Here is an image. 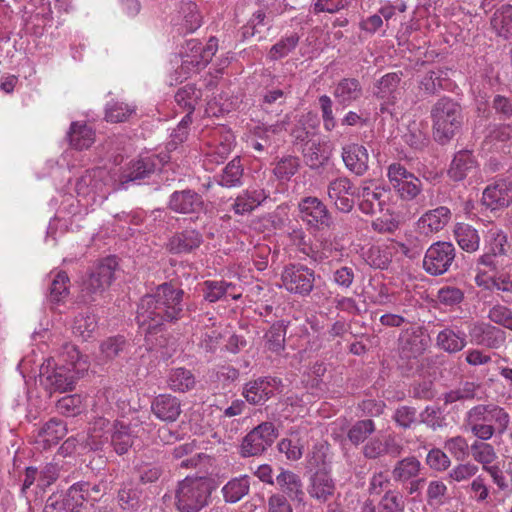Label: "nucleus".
<instances>
[{
    "instance_id": "obj_47",
    "label": "nucleus",
    "mask_w": 512,
    "mask_h": 512,
    "mask_svg": "<svg viewBox=\"0 0 512 512\" xmlns=\"http://www.w3.org/2000/svg\"><path fill=\"white\" fill-rule=\"evenodd\" d=\"M56 363L64 364L80 375L88 369L87 361L80 354L78 348L70 343L63 345Z\"/></svg>"
},
{
    "instance_id": "obj_13",
    "label": "nucleus",
    "mask_w": 512,
    "mask_h": 512,
    "mask_svg": "<svg viewBox=\"0 0 512 512\" xmlns=\"http://www.w3.org/2000/svg\"><path fill=\"white\" fill-rule=\"evenodd\" d=\"M389 192L390 187L373 186L372 181L364 182L357 189L358 209L369 216L382 213L387 206Z\"/></svg>"
},
{
    "instance_id": "obj_20",
    "label": "nucleus",
    "mask_w": 512,
    "mask_h": 512,
    "mask_svg": "<svg viewBox=\"0 0 512 512\" xmlns=\"http://www.w3.org/2000/svg\"><path fill=\"white\" fill-rule=\"evenodd\" d=\"M482 204L490 210H499L512 203V181L497 179L489 184L482 193Z\"/></svg>"
},
{
    "instance_id": "obj_9",
    "label": "nucleus",
    "mask_w": 512,
    "mask_h": 512,
    "mask_svg": "<svg viewBox=\"0 0 512 512\" xmlns=\"http://www.w3.org/2000/svg\"><path fill=\"white\" fill-rule=\"evenodd\" d=\"M278 437L273 422L265 421L254 427L242 439L239 454L243 458L263 455Z\"/></svg>"
},
{
    "instance_id": "obj_45",
    "label": "nucleus",
    "mask_w": 512,
    "mask_h": 512,
    "mask_svg": "<svg viewBox=\"0 0 512 512\" xmlns=\"http://www.w3.org/2000/svg\"><path fill=\"white\" fill-rule=\"evenodd\" d=\"M480 388L481 385L474 381H462L456 388L443 394L444 404L473 400L477 397Z\"/></svg>"
},
{
    "instance_id": "obj_21",
    "label": "nucleus",
    "mask_w": 512,
    "mask_h": 512,
    "mask_svg": "<svg viewBox=\"0 0 512 512\" xmlns=\"http://www.w3.org/2000/svg\"><path fill=\"white\" fill-rule=\"evenodd\" d=\"M398 342L400 356L405 359H415L428 348L429 337L421 328H414L403 331Z\"/></svg>"
},
{
    "instance_id": "obj_29",
    "label": "nucleus",
    "mask_w": 512,
    "mask_h": 512,
    "mask_svg": "<svg viewBox=\"0 0 512 512\" xmlns=\"http://www.w3.org/2000/svg\"><path fill=\"white\" fill-rule=\"evenodd\" d=\"M332 94L336 102L345 108L362 98L363 87L359 79L344 77L335 84Z\"/></svg>"
},
{
    "instance_id": "obj_36",
    "label": "nucleus",
    "mask_w": 512,
    "mask_h": 512,
    "mask_svg": "<svg viewBox=\"0 0 512 512\" xmlns=\"http://www.w3.org/2000/svg\"><path fill=\"white\" fill-rule=\"evenodd\" d=\"M233 140L231 134L215 140L204 156V166L207 170H212L214 166L224 163L232 151Z\"/></svg>"
},
{
    "instance_id": "obj_10",
    "label": "nucleus",
    "mask_w": 512,
    "mask_h": 512,
    "mask_svg": "<svg viewBox=\"0 0 512 512\" xmlns=\"http://www.w3.org/2000/svg\"><path fill=\"white\" fill-rule=\"evenodd\" d=\"M387 178L395 193L403 201L415 200L423 190L422 181L399 162L388 166Z\"/></svg>"
},
{
    "instance_id": "obj_11",
    "label": "nucleus",
    "mask_w": 512,
    "mask_h": 512,
    "mask_svg": "<svg viewBox=\"0 0 512 512\" xmlns=\"http://www.w3.org/2000/svg\"><path fill=\"white\" fill-rule=\"evenodd\" d=\"M455 257L456 249L451 242L437 241L426 250L423 269L431 276H441L455 264Z\"/></svg>"
},
{
    "instance_id": "obj_31",
    "label": "nucleus",
    "mask_w": 512,
    "mask_h": 512,
    "mask_svg": "<svg viewBox=\"0 0 512 512\" xmlns=\"http://www.w3.org/2000/svg\"><path fill=\"white\" fill-rule=\"evenodd\" d=\"M335 490V482L326 471H316L309 479L308 493L311 498L320 503L327 502L334 495Z\"/></svg>"
},
{
    "instance_id": "obj_60",
    "label": "nucleus",
    "mask_w": 512,
    "mask_h": 512,
    "mask_svg": "<svg viewBox=\"0 0 512 512\" xmlns=\"http://www.w3.org/2000/svg\"><path fill=\"white\" fill-rule=\"evenodd\" d=\"M117 501L122 510L135 512L140 507V496L137 489L123 486L117 494Z\"/></svg>"
},
{
    "instance_id": "obj_26",
    "label": "nucleus",
    "mask_w": 512,
    "mask_h": 512,
    "mask_svg": "<svg viewBox=\"0 0 512 512\" xmlns=\"http://www.w3.org/2000/svg\"><path fill=\"white\" fill-rule=\"evenodd\" d=\"M345 167L356 176H363L369 169V154L363 145L350 143L342 147Z\"/></svg>"
},
{
    "instance_id": "obj_8",
    "label": "nucleus",
    "mask_w": 512,
    "mask_h": 512,
    "mask_svg": "<svg viewBox=\"0 0 512 512\" xmlns=\"http://www.w3.org/2000/svg\"><path fill=\"white\" fill-rule=\"evenodd\" d=\"M320 275L315 270L301 263L286 265L281 273V282L287 292L300 297H308L315 288Z\"/></svg>"
},
{
    "instance_id": "obj_17",
    "label": "nucleus",
    "mask_w": 512,
    "mask_h": 512,
    "mask_svg": "<svg viewBox=\"0 0 512 512\" xmlns=\"http://www.w3.org/2000/svg\"><path fill=\"white\" fill-rule=\"evenodd\" d=\"M160 163L161 160L156 155L132 160L119 177V188L127 189L129 183L148 178L156 170L160 169Z\"/></svg>"
},
{
    "instance_id": "obj_6",
    "label": "nucleus",
    "mask_w": 512,
    "mask_h": 512,
    "mask_svg": "<svg viewBox=\"0 0 512 512\" xmlns=\"http://www.w3.org/2000/svg\"><path fill=\"white\" fill-rule=\"evenodd\" d=\"M218 50V40L210 37L203 46L198 39H189L180 51L181 65L176 70L178 78L187 79L202 71L212 60Z\"/></svg>"
},
{
    "instance_id": "obj_3",
    "label": "nucleus",
    "mask_w": 512,
    "mask_h": 512,
    "mask_svg": "<svg viewBox=\"0 0 512 512\" xmlns=\"http://www.w3.org/2000/svg\"><path fill=\"white\" fill-rule=\"evenodd\" d=\"M430 119L433 139L440 145H447L462 130V105L452 97L442 96L431 106Z\"/></svg>"
},
{
    "instance_id": "obj_50",
    "label": "nucleus",
    "mask_w": 512,
    "mask_h": 512,
    "mask_svg": "<svg viewBox=\"0 0 512 512\" xmlns=\"http://www.w3.org/2000/svg\"><path fill=\"white\" fill-rule=\"evenodd\" d=\"M202 98V91L194 84H187L179 88L175 94V102L183 111L194 112L196 105Z\"/></svg>"
},
{
    "instance_id": "obj_35",
    "label": "nucleus",
    "mask_w": 512,
    "mask_h": 512,
    "mask_svg": "<svg viewBox=\"0 0 512 512\" xmlns=\"http://www.w3.org/2000/svg\"><path fill=\"white\" fill-rule=\"evenodd\" d=\"M50 283L48 286L47 300L52 304L63 303L69 295L70 279L63 270L51 271L48 275Z\"/></svg>"
},
{
    "instance_id": "obj_4",
    "label": "nucleus",
    "mask_w": 512,
    "mask_h": 512,
    "mask_svg": "<svg viewBox=\"0 0 512 512\" xmlns=\"http://www.w3.org/2000/svg\"><path fill=\"white\" fill-rule=\"evenodd\" d=\"M217 485L209 477H186L175 490L174 506L178 512H200L212 503Z\"/></svg>"
},
{
    "instance_id": "obj_12",
    "label": "nucleus",
    "mask_w": 512,
    "mask_h": 512,
    "mask_svg": "<svg viewBox=\"0 0 512 512\" xmlns=\"http://www.w3.org/2000/svg\"><path fill=\"white\" fill-rule=\"evenodd\" d=\"M300 219L316 231L329 229L333 225V216L322 200L307 196L298 202Z\"/></svg>"
},
{
    "instance_id": "obj_33",
    "label": "nucleus",
    "mask_w": 512,
    "mask_h": 512,
    "mask_svg": "<svg viewBox=\"0 0 512 512\" xmlns=\"http://www.w3.org/2000/svg\"><path fill=\"white\" fill-rule=\"evenodd\" d=\"M436 345L449 354L458 353L466 347L467 335L456 325L445 327L437 334Z\"/></svg>"
},
{
    "instance_id": "obj_46",
    "label": "nucleus",
    "mask_w": 512,
    "mask_h": 512,
    "mask_svg": "<svg viewBox=\"0 0 512 512\" xmlns=\"http://www.w3.org/2000/svg\"><path fill=\"white\" fill-rule=\"evenodd\" d=\"M243 165L240 157L232 159L222 170V173L215 177L216 182L226 188L239 187L242 185Z\"/></svg>"
},
{
    "instance_id": "obj_25",
    "label": "nucleus",
    "mask_w": 512,
    "mask_h": 512,
    "mask_svg": "<svg viewBox=\"0 0 512 512\" xmlns=\"http://www.w3.org/2000/svg\"><path fill=\"white\" fill-rule=\"evenodd\" d=\"M108 432L109 436H106L105 440L109 441L111 447L118 455L126 454L136 438L131 425L122 420H114Z\"/></svg>"
},
{
    "instance_id": "obj_7",
    "label": "nucleus",
    "mask_w": 512,
    "mask_h": 512,
    "mask_svg": "<svg viewBox=\"0 0 512 512\" xmlns=\"http://www.w3.org/2000/svg\"><path fill=\"white\" fill-rule=\"evenodd\" d=\"M80 377L76 371L64 364L56 363L54 359H47L40 366V384L50 393L72 390Z\"/></svg>"
},
{
    "instance_id": "obj_40",
    "label": "nucleus",
    "mask_w": 512,
    "mask_h": 512,
    "mask_svg": "<svg viewBox=\"0 0 512 512\" xmlns=\"http://www.w3.org/2000/svg\"><path fill=\"white\" fill-rule=\"evenodd\" d=\"M422 468L421 462L415 456H408L396 462L392 477L395 482L406 483L415 479Z\"/></svg>"
},
{
    "instance_id": "obj_41",
    "label": "nucleus",
    "mask_w": 512,
    "mask_h": 512,
    "mask_svg": "<svg viewBox=\"0 0 512 512\" xmlns=\"http://www.w3.org/2000/svg\"><path fill=\"white\" fill-rule=\"evenodd\" d=\"M167 385L175 392L185 393L194 389L196 378L189 369L184 367L173 368L167 375Z\"/></svg>"
},
{
    "instance_id": "obj_2",
    "label": "nucleus",
    "mask_w": 512,
    "mask_h": 512,
    "mask_svg": "<svg viewBox=\"0 0 512 512\" xmlns=\"http://www.w3.org/2000/svg\"><path fill=\"white\" fill-rule=\"evenodd\" d=\"M511 417L505 408L497 404H478L465 415L466 427L478 440L488 441L494 435L502 436L510 425Z\"/></svg>"
},
{
    "instance_id": "obj_59",
    "label": "nucleus",
    "mask_w": 512,
    "mask_h": 512,
    "mask_svg": "<svg viewBox=\"0 0 512 512\" xmlns=\"http://www.w3.org/2000/svg\"><path fill=\"white\" fill-rule=\"evenodd\" d=\"M418 416L415 407L402 405L395 409L392 419L398 427L407 430L418 424Z\"/></svg>"
},
{
    "instance_id": "obj_32",
    "label": "nucleus",
    "mask_w": 512,
    "mask_h": 512,
    "mask_svg": "<svg viewBox=\"0 0 512 512\" xmlns=\"http://www.w3.org/2000/svg\"><path fill=\"white\" fill-rule=\"evenodd\" d=\"M451 210L446 206H439L426 211L417 221V227L421 233L430 234L442 230L450 221Z\"/></svg>"
},
{
    "instance_id": "obj_24",
    "label": "nucleus",
    "mask_w": 512,
    "mask_h": 512,
    "mask_svg": "<svg viewBox=\"0 0 512 512\" xmlns=\"http://www.w3.org/2000/svg\"><path fill=\"white\" fill-rule=\"evenodd\" d=\"M403 449V445L394 437L389 436L384 440L374 437L363 445L362 454L368 460H376L384 455L396 458L402 454Z\"/></svg>"
},
{
    "instance_id": "obj_62",
    "label": "nucleus",
    "mask_w": 512,
    "mask_h": 512,
    "mask_svg": "<svg viewBox=\"0 0 512 512\" xmlns=\"http://www.w3.org/2000/svg\"><path fill=\"white\" fill-rule=\"evenodd\" d=\"M471 451L474 460L482 464L483 467L493 463L497 458L494 447L482 440L475 441L471 445Z\"/></svg>"
},
{
    "instance_id": "obj_53",
    "label": "nucleus",
    "mask_w": 512,
    "mask_h": 512,
    "mask_svg": "<svg viewBox=\"0 0 512 512\" xmlns=\"http://www.w3.org/2000/svg\"><path fill=\"white\" fill-rule=\"evenodd\" d=\"M289 238L299 250L315 262H322L328 256L324 252L314 250L307 241V235L302 228H295L289 232Z\"/></svg>"
},
{
    "instance_id": "obj_28",
    "label": "nucleus",
    "mask_w": 512,
    "mask_h": 512,
    "mask_svg": "<svg viewBox=\"0 0 512 512\" xmlns=\"http://www.w3.org/2000/svg\"><path fill=\"white\" fill-rule=\"evenodd\" d=\"M203 241V235L198 230L184 229L169 239L167 248L173 254H188L198 249Z\"/></svg>"
},
{
    "instance_id": "obj_19",
    "label": "nucleus",
    "mask_w": 512,
    "mask_h": 512,
    "mask_svg": "<svg viewBox=\"0 0 512 512\" xmlns=\"http://www.w3.org/2000/svg\"><path fill=\"white\" fill-rule=\"evenodd\" d=\"M281 384L276 377H259L245 384L242 395L252 405H263L280 389Z\"/></svg>"
},
{
    "instance_id": "obj_44",
    "label": "nucleus",
    "mask_w": 512,
    "mask_h": 512,
    "mask_svg": "<svg viewBox=\"0 0 512 512\" xmlns=\"http://www.w3.org/2000/svg\"><path fill=\"white\" fill-rule=\"evenodd\" d=\"M454 237L460 246L466 252H475L480 245V236L478 231L466 223H457L454 228Z\"/></svg>"
},
{
    "instance_id": "obj_5",
    "label": "nucleus",
    "mask_w": 512,
    "mask_h": 512,
    "mask_svg": "<svg viewBox=\"0 0 512 512\" xmlns=\"http://www.w3.org/2000/svg\"><path fill=\"white\" fill-rule=\"evenodd\" d=\"M118 262L115 256H108L93 266L80 284L79 298L83 303L89 304L97 301L110 287L114 280Z\"/></svg>"
},
{
    "instance_id": "obj_16",
    "label": "nucleus",
    "mask_w": 512,
    "mask_h": 512,
    "mask_svg": "<svg viewBox=\"0 0 512 512\" xmlns=\"http://www.w3.org/2000/svg\"><path fill=\"white\" fill-rule=\"evenodd\" d=\"M106 178L107 173L102 168L86 170L84 174L76 180L75 191L78 196L84 198L91 197L93 201H95L97 196L103 199L108 194L105 182Z\"/></svg>"
},
{
    "instance_id": "obj_48",
    "label": "nucleus",
    "mask_w": 512,
    "mask_h": 512,
    "mask_svg": "<svg viewBox=\"0 0 512 512\" xmlns=\"http://www.w3.org/2000/svg\"><path fill=\"white\" fill-rule=\"evenodd\" d=\"M299 41L300 36L296 32L282 36L274 45L271 46L268 51L267 58L270 61H278L285 58L296 49Z\"/></svg>"
},
{
    "instance_id": "obj_38",
    "label": "nucleus",
    "mask_w": 512,
    "mask_h": 512,
    "mask_svg": "<svg viewBox=\"0 0 512 512\" xmlns=\"http://www.w3.org/2000/svg\"><path fill=\"white\" fill-rule=\"evenodd\" d=\"M267 198L263 189H247L237 196L232 206L235 214L244 215L252 212Z\"/></svg>"
},
{
    "instance_id": "obj_49",
    "label": "nucleus",
    "mask_w": 512,
    "mask_h": 512,
    "mask_svg": "<svg viewBox=\"0 0 512 512\" xmlns=\"http://www.w3.org/2000/svg\"><path fill=\"white\" fill-rule=\"evenodd\" d=\"M137 107L123 101L111 100L106 104L105 119L111 123L127 121L136 113Z\"/></svg>"
},
{
    "instance_id": "obj_30",
    "label": "nucleus",
    "mask_w": 512,
    "mask_h": 512,
    "mask_svg": "<svg viewBox=\"0 0 512 512\" xmlns=\"http://www.w3.org/2000/svg\"><path fill=\"white\" fill-rule=\"evenodd\" d=\"M449 87V78L447 73L438 68L430 70L420 76L418 80V96L426 98L438 94L442 90H447Z\"/></svg>"
},
{
    "instance_id": "obj_27",
    "label": "nucleus",
    "mask_w": 512,
    "mask_h": 512,
    "mask_svg": "<svg viewBox=\"0 0 512 512\" xmlns=\"http://www.w3.org/2000/svg\"><path fill=\"white\" fill-rule=\"evenodd\" d=\"M151 411L157 419L172 423L179 418L182 404L176 396L167 393L159 394L151 402Z\"/></svg>"
},
{
    "instance_id": "obj_63",
    "label": "nucleus",
    "mask_w": 512,
    "mask_h": 512,
    "mask_svg": "<svg viewBox=\"0 0 512 512\" xmlns=\"http://www.w3.org/2000/svg\"><path fill=\"white\" fill-rule=\"evenodd\" d=\"M203 285L204 299L210 303L221 300L228 292V289L233 287L232 283L216 280H207Z\"/></svg>"
},
{
    "instance_id": "obj_56",
    "label": "nucleus",
    "mask_w": 512,
    "mask_h": 512,
    "mask_svg": "<svg viewBox=\"0 0 512 512\" xmlns=\"http://www.w3.org/2000/svg\"><path fill=\"white\" fill-rule=\"evenodd\" d=\"M179 13L183 16V27L186 32L192 33L201 26V16L198 12L197 5L194 2H183Z\"/></svg>"
},
{
    "instance_id": "obj_18",
    "label": "nucleus",
    "mask_w": 512,
    "mask_h": 512,
    "mask_svg": "<svg viewBox=\"0 0 512 512\" xmlns=\"http://www.w3.org/2000/svg\"><path fill=\"white\" fill-rule=\"evenodd\" d=\"M471 343L489 349H499L505 344L506 333L486 322H474L469 326Z\"/></svg>"
},
{
    "instance_id": "obj_57",
    "label": "nucleus",
    "mask_w": 512,
    "mask_h": 512,
    "mask_svg": "<svg viewBox=\"0 0 512 512\" xmlns=\"http://www.w3.org/2000/svg\"><path fill=\"white\" fill-rule=\"evenodd\" d=\"M405 500L396 490H388L378 503V512H404Z\"/></svg>"
},
{
    "instance_id": "obj_15",
    "label": "nucleus",
    "mask_w": 512,
    "mask_h": 512,
    "mask_svg": "<svg viewBox=\"0 0 512 512\" xmlns=\"http://www.w3.org/2000/svg\"><path fill=\"white\" fill-rule=\"evenodd\" d=\"M167 208L182 215L199 214L206 208L203 196L193 189L176 190L169 196Z\"/></svg>"
},
{
    "instance_id": "obj_52",
    "label": "nucleus",
    "mask_w": 512,
    "mask_h": 512,
    "mask_svg": "<svg viewBox=\"0 0 512 512\" xmlns=\"http://www.w3.org/2000/svg\"><path fill=\"white\" fill-rule=\"evenodd\" d=\"M299 157L287 155L280 158L273 168V174L279 181H289L300 169Z\"/></svg>"
},
{
    "instance_id": "obj_39",
    "label": "nucleus",
    "mask_w": 512,
    "mask_h": 512,
    "mask_svg": "<svg viewBox=\"0 0 512 512\" xmlns=\"http://www.w3.org/2000/svg\"><path fill=\"white\" fill-rule=\"evenodd\" d=\"M67 434L66 424L57 418H51L37 433L38 441L43 442L44 447L56 445Z\"/></svg>"
},
{
    "instance_id": "obj_64",
    "label": "nucleus",
    "mask_w": 512,
    "mask_h": 512,
    "mask_svg": "<svg viewBox=\"0 0 512 512\" xmlns=\"http://www.w3.org/2000/svg\"><path fill=\"white\" fill-rule=\"evenodd\" d=\"M163 472V465L156 462H142L137 466L139 481L142 484H150L158 481Z\"/></svg>"
},
{
    "instance_id": "obj_37",
    "label": "nucleus",
    "mask_w": 512,
    "mask_h": 512,
    "mask_svg": "<svg viewBox=\"0 0 512 512\" xmlns=\"http://www.w3.org/2000/svg\"><path fill=\"white\" fill-rule=\"evenodd\" d=\"M67 139L72 148L83 150L89 148L95 141V132L86 123L72 122L67 133Z\"/></svg>"
},
{
    "instance_id": "obj_43",
    "label": "nucleus",
    "mask_w": 512,
    "mask_h": 512,
    "mask_svg": "<svg viewBox=\"0 0 512 512\" xmlns=\"http://www.w3.org/2000/svg\"><path fill=\"white\" fill-rule=\"evenodd\" d=\"M490 24L497 36L509 39L512 36V5L505 4L498 8L494 12Z\"/></svg>"
},
{
    "instance_id": "obj_61",
    "label": "nucleus",
    "mask_w": 512,
    "mask_h": 512,
    "mask_svg": "<svg viewBox=\"0 0 512 512\" xmlns=\"http://www.w3.org/2000/svg\"><path fill=\"white\" fill-rule=\"evenodd\" d=\"M447 486L441 480H433L428 483L426 491L427 505L432 508H438L444 504L447 494Z\"/></svg>"
},
{
    "instance_id": "obj_58",
    "label": "nucleus",
    "mask_w": 512,
    "mask_h": 512,
    "mask_svg": "<svg viewBox=\"0 0 512 512\" xmlns=\"http://www.w3.org/2000/svg\"><path fill=\"white\" fill-rule=\"evenodd\" d=\"M327 193L331 201L337 197L344 195H351L356 197L357 190L355 189L352 181L348 177H338L329 182Z\"/></svg>"
},
{
    "instance_id": "obj_22",
    "label": "nucleus",
    "mask_w": 512,
    "mask_h": 512,
    "mask_svg": "<svg viewBox=\"0 0 512 512\" xmlns=\"http://www.w3.org/2000/svg\"><path fill=\"white\" fill-rule=\"evenodd\" d=\"M478 162L469 150H460L454 154L447 170L448 178L453 182H461L477 174Z\"/></svg>"
},
{
    "instance_id": "obj_54",
    "label": "nucleus",
    "mask_w": 512,
    "mask_h": 512,
    "mask_svg": "<svg viewBox=\"0 0 512 512\" xmlns=\"http://www.w3.org/2000/svg\"><path fill=\"white\" fill-rule=\"evenodd\" d=\"M375 430L376 426L372 419L358 420L348 430L347 438L352 444L358 446L364 443Z\"/></svg>"
},
{
    "instance_id": "obj_23",
    "label": "nucleus",
    "mask_w": 512,
    "mask_h": 512,
    "mask_svg": "<svg viewBox=\"0 0 512 512\" xmlns=\"http://www.w3.org/2000/svg\"><path fill=\"white\" fill-rule=\"evenodd\" d=\"M275 481L279 489L278 493L285 495L292 503L298 505L304 503L305 491L300 475L291 470L281 468Z\"/></svg>"
},
{
    "instance_id": "obj_51",
    "label": "nucleus",
    "mask_w": 512,
    "mask_h": 512,
    "mask_svg": "<svg viewBox=\"0 0 512 512\" xmlns=\"http://www.w3.org/2000/svg\"><path fill=\"white\" fill-rule=\"evenodd\" d=\"M97 324V318L94 314L89 312L79 313L74 319L73 333L75 336L87 341L93 337Z\"/></svg>"
},
{
    "instance_id": "obj_14",
    "label": "nucleus",
    "mask_w": 512,
    "mask_h": 512,
    "mask_svg": "<svg viewBox=\"0 0 512 512\" xmlns=\"http://www.w3.org/2000/svg\"><path fill=\"white\" fill-rule=\"evenodd\" d=\"M78 482L71 485L65 492L51 494L43 512H80L87 502Z\"/></svg>"
},
{
    "instance_id": "obj_1",
    "label": "nucleus",
    "mask_w": 512,
    "mask_h": 512,
    "mask_svg": "<svg viewBox=\"0 0 512 512\" xmlns=\"http://www.w3.org/2000/svg\"><path fill=\"white\" fill-rule=\"evenodd\" d=\"M184 291L171 282H164L137 304L135 321L146 341L151 336L163 332L166 324H175L184 317Z\"/></svg>"
},
{
    "instance_id": "obj_34",
    "label": "nucleus",
    "mask_w": 512,
    "mask_h": 512,
    "mask_svg": "<svg viewBox=\"0 0 512 512\" xmlns=\"http://www.w3.org/2000/svg\"><path fill=\"white\" fill-rule=\"evenodd\" d=\"M401 76L402 72H391L383 75L374 85V96L383 100L384 104L393 105L397 100V89Z\"/></svg>"
},
{
    "instance_id": "obj_42",
    "label": "nucleus",
    "mask_w": 512,
    "mask_h": 512,
    "mask_svg": "<svg viewBox=\"0 0 512 512\" xmlns=\"http://www.w3.org/2000/svg\"><path fill=\"white\" fill-rule=\"evenodd\" d=\"M250 491V477L241 475L232 478L222 487V495L226 503H237Z\"/></svg>"
},
{
    "instance_id": "obj_55",
    "label": "nucleus",
    "mask_w": 512,
    "mask_h": 512,
    "mask_svg": "<svg viewBox=\"0 0 512 512\" xmlns=\"http://www.w3.org/2000/svg\"><path fill=\"white\" fill-rule=\"evenodd\" d=\"M418 417V424H424L433 431L444 428L447 425L443 411L436 405L426 406L419 413Z\"/></svg>"
}]
</instances>
